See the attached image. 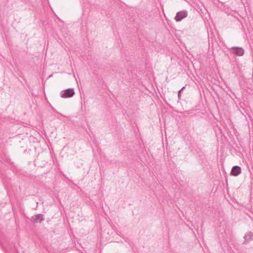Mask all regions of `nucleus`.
I'll return each instance as SVG.
<instances>
[{
	"instance_id": "obj_1",
	"label": "nucleus",
	"mask_w": 253,
	"mask_h": 253,
	"mask_svg": "<svg viewBox=\"0 0 253 253\" xmlns=\"http://www.w3.org/2000/svg\"><path fill=\"white\" fill-rule=\"evenodd\" d=\"M74 94V91L73 89H68L65 90L61 94L63 98L71 97Z\"/></svg>"
},
{
	"instance_id": "obj_2",
	"label": "nucleus",
	"mask_w": 253,
	"mask_h": 253,
	"mask_svg": "<svg viewBox=\"0 0 253 253\" xmlns=\"http://www.w3.org/2000/svg\"><path fill=\"white\" fill-rule=\"evenodd\" d=\"M241 172V169L239 166H234L231 171V175L236 176L240 174Z\"/></svg>"
},
{
	"instance_id": "obj_3",
	"label": "nucleus",
	"mask_w": 253,
	"mask_h": 253,
	"mask_svg": "<svg viewBox=\"0 0 253 253\" xmlns=\"http://www.w3.org/2000/svg\"><path fill=\"white\" fill-rule=\"evenodd\" d=\"M187 12L185 11L179 12L177 13L175 19L177 21H180L187 16Z\"/></svg>"
},
{
	"instance_id": "obj_4",
	"label": "nucleus",
	"mask_w": 253,
	"mask_h": 253,
	"mask_svg": "<svg viewBox=\"0 0 253 253\" xmlns=\"http://www.w3.org/2000/svg\"><path fill=\"white\" fill-rule=\"evenodd\" d=\"M232 52L237 56H242L244 54V50L240 47L232 48Z\"/></svg>"
}]
</instances>
